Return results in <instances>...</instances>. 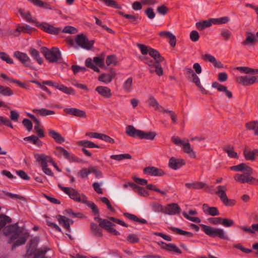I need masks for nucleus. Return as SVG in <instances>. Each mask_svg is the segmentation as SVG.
<instances>
[{
    "mask_svg": "<svg viewBox=\"0 0 258 258\" xmlns=\"http://www.w3.org/2000/svg\"><path fill=\"white\" fill-rule=\"evenodd\" d=\"M78 144L79 146H81L83 147L84 148H99V146L98 145L95 144L94 143H93V142H92L91 141H85V140L81 141H79L78 143Z\"/></svg>",
    "mask_w": 258,
    "mask_h": 258,
    "instance_id": "a18cd8bd",
    "label": "nucleus"
},
{
    "mask_svg": "<svg viewBox=\"0 0 258 258\" xmlns=\"http://www.w3.org/2000/svg\"><path fill=\"white\" fill-rule=\"evenodd\" d=\"M238 80L239 81V83L241 84L243 86H249L258 82V76H241L238 78Z\"/></svg>",
    "mask_w": 258,
    "mask_h": 258,
    "instance_id": "f8f14e48",
    "label": "nucleus"
},
{
    "mask_svg": "<svg viewBox=\"0 0 258 258\" xmlns=\"http://www.w3.org/2000/svg\"><path fill=\"white\" fill-rule=\"evenodd\" d=\"M200 226L206 234L211 237H217L221 239L229 240V237L225 233L223 229L220 228H214L213 227L205 224H201Z\"/></svg>",
    "mask_w": 258,
    "mask_h": 258,
    "instance_id": "f03ea898",
    "label": "nucleus"
},
{
    "mask_svg": "<svg viewBox=\"0 0 258 258\" xmlns=\"http://www.w3.org/2000/svg\"><path fill=\"white\" fill-rule=\"evenodd\" d=\"M35 157L36 158V160L38 162H40V164L43 163V160H45V163L47 164V163H51L53 165V163L55 162L53 160L48 156H46L44 154H36Z\"/></svg>",
    "mask_w": 258,
    "mask_h": 258,
    "instance_id": "f704fd0d",
    "label": "nucleus"
},
{
    "mask_svg": "<svg viewBox=\"0 0 258 258\" xmlns=\"http://www.w3.org/2000/svg\"><path fill=\"white\" fill-rule=\"evenodd\" d=\"M56 89L68 95H74L75 93V90L72 88L67 87L62 84H58L56 86Z\"/></svg>",
    "mask_w": 258,
    "mask_h": 258,
    "instance_id": "a19ab883",
    "label": "nucleus"
},
{
    "mask_svg": "<svg viewBox=\"0 0 258 258\" xmlns=\"http://www.w3.org/2000/svg\"><path fill=\"white\" fill-rule=\"evenodd\" d=\"M42 160H43V163L40 164V165L42 167V169L43 171L44 172V173L45 174H46L48 176H50L52 177L53 176V175H54L53 173L49 168H48V165L45 163V160L43 159H42Z\"/></svg>",
    "mask_w": 258,
    "mask_h": 258,
    "instance_id": "5fc2aeb1",
    "label": "nucleus"
},
{
    "mask_svg": "<svg viewBox=\"0 0 258 258\" xmlns=\"http://www.w3.org/2000/svg\"><path fill=\"white\" fill-rule=\"evenodd\" d=\"M58 187L69 197L74 201L83 203L85 202V199H87L86 197L84 195H80L79 192L73 188L63 187L60 184H58Z\"/></svg>",
    "mask_w": 258,
    "mask_h": 258,
    "instance_id": "39448f33",
    "label": "nucleus"
},
{
    "mask_svg": "<svg viewBox=\"0 0 258 258\" xmlns=\"http://www.w3.org/2000/svg\"><path fill=\"white\" fill-rule=\"evenodd\" d=\"M95 91L104 98H109L112 96L111 90L107 87L98 86L96 88Z\"/></svg>",
    "mask_w": 258,
    "mask_h": 258,
    "instance_id": "b1692460",
    "label": "nucleus"
},
{
    "mask_svg": "<svg viewBox=\"0 0 258 258\" xmlns=\"http://www.w3.org/2000/svg\"><path fill=\"white\" fill-rule=\"evenodd\" d=\"M185 186L189 189H200L204 187L208 188L206 184L202 182L196 181L192 183H186L185 184Z\"/></svg>",
    "mask_w": 258,
    "mask_h": 258,
    "instance_id": "bb28decb",
    "label": "nucleus"
},
{
    "mask_svg": "<svg viewBox=\"0 0 258 258\" xmlns=\"http://www.w3.org/2000/svg\"><path fill=\"white\" fill-rule=\"evenodd\" d=\"M245 126L247 130H254V133L258 136V121H254L247 122L245 124Z\"/></svg>",
    "mask_w": 258,
    "mask_h": 258,
    "instance_id": "49530a36",
    "label": "nucleus"
},
{
    "mask_svg": "<svg viewBox=\"0 0 258 258\" xmlns=\"http://www.w3.org/2000/svg\"><path fill=\"white\" fill-rule=\"evenodd\" d=\"M139 58L141 60L143 61L144 63L149 65L151 67H153L155 64L159 62V61L153 60L150 58L145 56H141L139 57Z\"/></svg>",
    "mask_w": 258,
    "mask_h": 258,
    "instance_id": "8fccbe9b",
    "label": "nucleus"
},
{
    "mask_svg": "<svg viewBox=\"0 0 258 258\" xmlns=\"http://www.w3.org/2000/svg\"><path fill=\"white\" fill-rule=\"evenodd\" d=\"M56 218L61 225H62L68 232H71L70 224L73 223V221L68 218L58 215Z\"/></svg>",
    "mask_w": 258,
    "mask_h": 258,
    "instance_id": "6ab92c4d",
    "label": "nucleus"
},
{
    "mask_svg": "<svg viewBox=\"0 0 258 258\" xmlns=\"http://www.w3.org/2000/svg\"><path fill=\"white\" fill-rule=\"evenodd\" d=\"M85 65L87 68L92 69L96 72H99L100 71L98 68L94 64L91 58H88L86 60Z\"/></svg>",
    "mask_w": 258,
    "mask_h": 258,
    "instance_id": "6e6d98bb",
    "label": "nucleus"
},
{
    "mask_svg": "<svg viewBox=\"0 0 258 258\" xmlns=\"http://www.w3.org/2000/svg\"><path fill=\"white\" fill-rule=\"evenodd\" d=\"M35 30V29L30 27L28 25L21 26L18 25L17 29L11 34L15 37L18 36L21 32L30 34L31 31Z\"/></svg>",
    "mask_w": 258,
    "mask_h": 258,
    "instance_id": "2eb2a0df",
    "label": "nucleus"
},
{
    "mask_svg": "<svg viewBox=\"0 0 258 258\" xmlns=\"http://www.w3.org/2000/svg\"><path fill=\"white\" fill-rule=\"evenodd\" d=\"M123 216L129 220L141 223V224H147L148 222L146 220L143 218H139L136 215L130 214L129 213H124Z\"/></svg>",
    "mask_w": 258,
    "mask_h": 258,
    "instance_id": "473e14b6",
    "label": "nucleus"
},
{
    "mask_svg": "<svg viewBox=\"0 0 258 258\" xmlns=\"http://www.w3.org/2000/svg\"><path fill=\"white\" fill-rule=\"evenodd\" d=\"M217 191L215 192L222 202L223 204L227 207H231L236 204V201L234 199H229L228 198L226 191L227 188L224 185H219L217 187Z\"/></svg>",
    "mask_w": 258,
    "mask_h": 258,
    "instance_id": "423d86ee",
    "label": "nucleus"
},
{
    "mask_svg": "<svg viewBox=\"0 0 258 258\" xmlns=\"http://www.w3.org/2000/svg\"><path fill=\"white\" fill-rule=\"evenodd\" d=\"M48 134L56 143L58 144L62 143L65 141L64 138L54 130L51 129L49 130Z\"/></svg>",
    "mask_w": 258,
    "mask_h": 258,
    "instance_id": "cd10ccee",
    "label": "nucleus"
},
{
    "mask_svg": "<svg viewBox=\"0 0 258 258\" xmlns=\"http://www.w3.org/2000/svg\"><path fill=\"white\" fill-rule=\"evenodd\" d=\"M238 227H239V228H240L241 230H242L243 231H244L245 232H248V233H252V234L254 233V231H258V223L256 224H252L251 225L252 229L249 227H247L243 226H238Z\"/></svg>",
    "mask_w": 258,
    "mask_h": 258,
    "instance_id": "864d4df0",
    "label": "nucleus"
},
{
    "mask_svg": "<svg viewBox=\"0 0 258 258\" xmlns=\"http://www.w3.org/2000/svg\"><path fill=\"white\" fill-rule=\"evenodd\" d=\"M19 12L20 13L22 17L28 22L35 23L36 22V20H34L32 18L30 12H24V11L20 9Z\"/></svg>",
    "mask_w": 258,
    "mask_h": 258,
    "instance_id": "79ce46f5",
    "label": "nucleus"
},
{
    "mask_svg": "<svg viewBox=\"0 0 258 258\" xmlns=\"http://www.w3.org/2000/svg\"><path fill=\"white\" fill-rule=\"evenodd\" d=\"M212 87L213 88L217 89V90L219 92H224L225 94V95L229 99H231L233 97V95H232V92L228 90L227 89V88L226 86L219 83L218 82H213L212 84Z\"/></svg>",
    "mask_w": 258,
    "mask_h": 258,
    "instance_id": "aec40b11",
    "label": "nucleus"
},
{
    "mask_svg": "<svg viewBox=\"0 0 258 258\" xmlns=\"http://www.w3.org/2000/svg\"><path fill=\"white\" fill-rule=\"evenodd\" d=\"M29 236L28 233H24L21 235L18 240L13 244L12 247V250H13L17 246H20L25 243Z\"/></svg>",
    "mask_w": 258,
    "mask_h": 258,
    "instance_id": "7c9ffc66",
    "label": "nucleus"
},
{
    "mask_svg": "<svg viewBox=\"0 0 258 258\" xmlns=\"http://www.w3.org/2000/svg\"><path fill=\"white\" fill-rule=\"evenodd\" d=\"M230 169L235 171H243L244 173H252L253 169L247 165L245 163H242L237 165L230 167Z\"/></svg>",
    "mask_w": 258,
    "mask_h": 258,
    "instance_id": "4be33fe9",
    "label": "nucleus"
},
{
    "mask_svg": "<svg viewBox=\"0 0 258 258\" xmlns=\"http://www.w3.org/2000/svg\"><path fill=\"white\" fill-rule=\"evenodd\" d=\"M135 192L141 196L147 197L149 196V192L145 189L144 187L138 186V187L136 188Z\"/></svg>",
    "mask_w": 258,
    "mask_h": 258,
    "instance_id": "052dcab7",
    "label": "nucleus"
},
{
    "mask_svg": "<svg viewBox=\"0 0 258 258\" xmlns=\"http://www.w3.org/2000/svg\"><path fill=\"white\" fill-rule=\"evenodd\" d=\"M0 231L3 228L5 227L7 223H10L12 222L11 218L4 214L0 215Z\"/></svg>",
    "mask_w": 258,
    "mask_h": 258,
    "instance_id": "37998d69",
    "label": "nucleus"
},
{
    "mask_svg": "<svg viewBox=\"0 0 258 258\" xmlns=\"http://www.w3.org/2000/svg\"><path fill=\"white\" fill-rule=\"evenodd\" d=\"M32 112L37 115H39L41 116L54 115L55 114V112L53 110H48L44 108H42L39 109H34L32 110Z\"/></svg>",
    "mask_w": 258,
    "mask_h": 258,
    "instance_id": "c756f323",
    "label": "nucleus"
},
{
    "mask_svg": "<svg viewBox=\"0 0 258 258\" xmlns=\"http://www.w3.org/2000/svg\"><path fill=\"white\" fill-rule=\"evenodd\" d=\"M133 82V78H128L123 84V88L126 92H129L132 89V85Z\"/></svg>",
    "mask_w": 258,
    "mask_h": 258,
    "instance_id": "bf43d9fd",
    "label": "nucleus"
},
{
    "mask_svg": "<svg viewBox=\"0 0 258 258\" xmlns=\"http://www.w3.org/2000/svg\"><path fill=\"white\" fill-rule=\"evenodd\" d=\"M13 56L17 58L24 66L31 69L33 68L31 66V60L26 53L16 51L14 53Z\"/></svg>",
    "mask_w": 258,
    "mask_h": 258,
    "instance_id": "9d476101",
    "label": "nucleus"
},
{
    "mask_svg": "<svg viewBox=\"0 0 258 258\" xmlns=\"http://www.w3.org/2000/svg\"><path fill=\"white\" fill-rule=\"evenodd\" d=\"M144 172L149 175L155 176H162L165 174L164 171L155 167H147L144 169Z\"/></svg>",
    "mask_w": 258,
    "mask_h": 258,
    "instance_id": "dca6fc26",
    "label": "nucleus"
},
{
    "mask_svg": "<svg viewBox=\"0 0 258 258\" xmlns=\"http://www.w3.org/2000/svg\"><path fill=\"white\" fill-rule=\"evenodd\" d=\"M243 154L246 160L253 161L255 160L256 156H258V149L250 151L245 148L243 149Z\"/></svg>",
    "mask_w": 258,
    "mask_h": 258,
    "instance_id": "5701e85b",
    "label": "nucleus"
},
{
    "mask_svg": "<svg viewBox=\"0 0 258 258\" xmlns=\"http://www.w3.org/2000/svg\"><path fill=\"white\" fill-rule=\"evenodd\" d=\"M224 151L226 152L229 157L235 159L238 158L236 152L234 151V148L232 146H228L227 148H224Z\"/></svg>",
    "mask_w": 258,
    "mask_h": 258,
    "instance_id": "603ef678",
    "label": "nucleus"
},
{
    "mask_svg": "<svg viewBox=\"0 0 258 258\" xmlns=\"http://www.w3.org/2000/svg\"><path fill=\"white\" fill-rule=\"evenodd\" d=\"M169 229L171 230L172 231L176 233L179 235H185L188 237H192L194 236V234L191 232H188L186 231L183 230L178 228H176L174 227H170Z\"/></svg>",
    "mask_w": 258,
    "mask_h": 258,
    "instance_id": "c9c22d12",
    "label": "nucleus"
},
{
    "mask_svg": "<svg viewBox=\"0 0 258 258\" xmlns=\"http://www.w3.org/2000/svg\"><path fill=\"white\" fill-rule=\"evenodd\" d=\"M183 151L184 152L188 154V155L192 158H196V155L194 150L191 148L190 144L187 142L182 145Z\"/></svg>",
    "mask_w": 258,
    "mask_h": 258,
    "instance_id": "58836bf2",
    "label": "nucleus"
},
{
    "mask_svg": "<svg viewBox=\"0 0 258 258\" xmlns=\"http://www.w3.org/2000/svg\"><path fill=\"white\" fill-rule=\"evenodd\" d=\"M211 24L221 25L227 23L230 19L228 17H223L219 18H211Z\"/></svg>",
    "mask_w": 258,
    "mask_h": 258,
    "instance_id": "e433bc0d",
    "label": "nucleus"
},
{
    "mask_svg": "<svg viewBox=\"0 0 258 258\" xmlns=\"http://www.w3.org/2000/svg\"><path fill=\"white\" fill-rule=\"evenodd\" d=\"M115 12L124 18L130 20V23L133 24H137L138 23V15L126 14L124 12L119 11H116Z\"/></svg>",
    "mask_w": 258,
    "mask_h": 258,
    "instance_id": "a878e982",
    "label": "nucleus"
},
{
    "mask_svg": "<svg viewBox=\"0 0 258 258\" xmlns=\"http://www.w3.org/2000/svg\"><path fill=\"white\" fill-rule=\"evenodd\" d=\"M152 207L154 212L164 213V208L162 205L157 203H155L152 204Z\"/></svg>",
    "mask_w": 258,
    "mask_h": 258,
    "instance_id": "680f3d73",
    "label": "nucleus"
},
{
    "mask_svg": "<svg viewBox=\"0 0 258 258\" xmlns=\"http://www.w3.org/2000/svg\"><path fill=\"white\" fill-rule=\"evenodd\" d=\"M126 240L132 244L137 243L140 241L139 238L135 234H129L126 238Z\"/></svg>",
    "mask_w": 258,
    "mask_h": 258,
    "instance_id": "0e129e2a",
    "label": "nucleus"
},
{
    "mask_svg": "<svg viewBox=\"0 0 258 258\" xmlns=\"http://www.w3.org/2000/svg\"><path fill=\"white\" fill-rule=\"evenodd\" d=\"M3 233L5 236L11 234L8 241L9 243H11L19 237L22 233V231L19 228L18 223H16L6 226L3 230Z\"/></svg>",
    "mask_w": 258,
    "mask_h": 258,
    "instance_id": "7ed1b4c3",
    "label": "nucleus"
},
{
    "mask_svg": "<svg viewBox=\"0 0 258 258\" xmlns=\"http://www.w3.org/2000/svg\"><path fill=\"white\" fill-rule=\"evenodd\" d=\"M149 54L154 60L159 61V62H161L165 59L161 55L158 50L151 47H150Z\"/></svg>",
    "mask_w": 258,
    "mask_h": 258,
    "instance_id": "2f4dec72",
    "label": "nucleus"
},
{
    "mask_svg": "<svg viewBox=\"0 0 258 258\" xmlns=\"http://www.w3.org/2000/svg\"><path fill=\"white\" fill-rule=\"evenodd\" d=\"M142 131L136 129L133 125H128L126 127L125 133L130 137L140 139Z\"/></svg>",
    "mask_w": 258,
    "mask_h": 258,
    "instance_id": "412c9836",
    "label": "nucleus"
},
{
    "mask_svg": "<svg viewBox=\"0 0 258 258\" xmlns=\"http://www.w3.org/2000/svg\"><path fill=\"white\" fill-rule=\"evenodd\" d=\"M64 112L69 115H72L79 117L86 118L87 117L86 112L82 110L76 108H66Z\"/></svg>",
    "mask_w": 258,
    "mask_h": 258,
    "instance_id": "a211bd4d",
    "label": "nucleus"
},
{
    "mask_svg": "<svg viewBox=\"0 0 258 258\" xmlns=\"http://www.w3.org/2000/svg\"><path fill=\"white\" fill-rule=\"evenodd\" d=\"M0 125H5L13 128V125L10 119L4 116H0Z\"/></svg>",
    "mask_w": 258,
    "mask_h": 258,
    "instance_id": "e2e57ef3",
    "label": "nucleus"
},
{
    "mask_svg": "<svg viewBox=\"0 0 258 258\" xmlns=\"http://www.w3.org/2000/svg\"><path fill=\"white\" fill-rule=\"evenodd\" d=\"M156 10L158 13L162 15H166L169 12V9L164 5L158 7Z\"/></svg>",
    "mask_w": 258,
    "mask_h": 258,
    "instance_id": "774afa93",
    "label": "nucleus"
},
{
    "mask_svg": "<svg viewBox=\"0 0 258 258\" xmlns=\"http://www.w3.org/2000/svg\"><path fill=\"white\" fill-rule=\"evenodd\" d=\"M161 37H165L169 39V44L172 47H174L176 43V38L171 32L168 31H161L159 33Z\"/></svg>",
    "mask_w": 258,
    "mask_h": 258,
    "instance_id": "393cba45",
    "label": "nucleus"
},
{
    "mask_svg": "<svg viewBox=\"0 0 258 258\" xmlns=\"http://www.w3.org/2000/svg\"><path fill=\"white\" fill-rule=\"evenodd\" d=\"M83 203L86 204L92 210L93 213L95 215H97V217H99V209L97 206L93 202L87 201L85 199V202Z\"/></svg>",
    "mask_w": 258,
    "mask_h": 258,
    "instance_id": "09e8293b",
    "label": "nucleus"
},
{
    "mask_svg": "<svg viewBox=\"0 0 258 258\" xmlns=\"http://www.w3.org/2000/svg\"><path fill=\"white\" fill-rule=\"evenodd\" d=\"M185 164L186 163L184 159H177L174 157H172L169 159L168 166L173 170H177L185 165Z\"/></svg>",
    "mask_w": 258,
    "mask_h": 258,
    "instance_id": "4468645a",
    "label": "nucleus"
},
{
    "mask_svg": "<svg viewBox=\"0 0 258 258\" xmlns=\"http://www.w3.org/2000/svg\"><path fill=\"white\" fill-rule=\"evenodd\" d=\"M256 41V39L255 36L251 33H248V35L246 39L242 42V44L245 45L250 44L251 45H253L254 42Z\"/></svg>",
    "mask_w": 258,
    "mask_h": 258,
    "instance_id": "de8ad7c7",
    "label": "nucleus"
},
{
    "mask_svg": "<svg viewBox=\"0 0 258 258\" xmlns=\"http://www.w3.org/2000/svg\"><path fill=\"white\" fill-rule=\"evenodd\" d=\"M187 79L189 81L195 83L197 86H199L201 84L200 79L196 73H193L192 76H188Z\"/></svg>",
    "mask_w": 258,
    "mask_h": 258,
    "instance_id": "4d7b16f0",
    "label": "nucleus"
},
{
    "mask_svg": "<svg viewBox=\"0 0 258 258\" xmlns=\"http://www.w3.org/2000/svg\"><path fill=\"white\" fill-rule=\"evenodd\" d=\"M158 244L160 245L161 248L163 249L166 250L168 251L175 252L178 254L182 253L181 250L178 248L176 245L172 243H166L163 241H159Z\"/></svg>",
    "mask_w": 258,
    "mask_h": 258,
    "instance_id": "f3484780",
    "label": "nucleus"
},
{
    "mask_svg": "<svg viewBox=\"0 0 258 258\" xmlns=\"http://www.w3.org/2000/svg\"><path fill=\"white\" fill-rule=\"evenodd\" d=\"M94 220L99 224L101 228L110 233L113 232V223L106 219H102L99 217H95Z\"/></svg>",
    "mask_w": 258,
    "mask_h": 258,
    "instance_id": "9b49d317",
    "label": "nucleus"
},
{
    "mask_svg": "<svg viewBox=\"0 0 258 258\" xmlns=\"http://www.w3.org/2000/svg\"><path fill=\"white\" fill-rule=\"evenodd\" d=\"M35 6L45 9L53 10V8L49 3L43 2L40 0H28Z\"/></svg>",
    "mask_w": 258,
    "mask_h": 258,
    "instance_id": "72a5a7b5",
    "label": "nucleus"
},
{
    "mask_svg": "<svg viewBox=\"0 0 258 258\" xmlns=\"http://www.w3.org/2000/svg\"><path fill=\"white\" fill-rule=\"evenodd\" d=\"M212 25L210 19L208 20H204L203 21L196 23V26L199 30H203L206 28L209 27Z\"/></svg>",
    "mask_w": 258,
    "mask_h": 258,
    "instance_id": "ea45409f",
    "label": "nucleus"
},
{
    "mask_svg": "<svg viewBox=\"0 0 258 258\" xmlns=\"http://www.w3.org/2000/svg\"><path fill=\"white\" fill-rule=\"evenodd\" d=\"M75 41L79 46L86 50H90L94 43L93 40H89L87 37L83 34L77 35L75 38Z\"/></svg>",
    "mask_w": 258,
    "mask_h": 258,
    "instance_id": "6e6552de",
    "label": "nucleus"
},
{
    "mask_svg": "<svg viewBox=\"0 0 258 258\" xmlns=\"http://www.w3.org/2000/svg\"><path fill=\"white\" fill-rule=\"evenodd\" d=\"M0 58L3 60L6 61L7 63L13 64L14 63L13 60L4 52H0Z\"/></svg>",
    "mask_w": 258,
    "mask_h": 258,
    "instance_id": "69168bd1",
    "label": "nucleus"
},
{
    "mask_svg": "<svg viewBox=\"0 0 258 258\" xmlns=\"http://www.w3.org/2000/svg\"><path fill=\"white\" fill-rule=\"evenodd\" d=\"M0 94L5 96H10L13 95L14 93L9 87L0 85Z\"/></svg>",
    "mask_w": 258,
    "mask_h": 258,
    "instance_id": "3c124183",
    "label": "nucleus"
},
{
    "mask_svg": "<svg viewBox=\"0 0 258 258\" xmlns=\"http://www.w3.org/2000/svg\"><path fill=\"white\" fill-rule=\"evenodd\" d=\"M62 32L69 34H76L78 32V29L71 26H66L62 31Z\"/></svg>",
    "mask_w": 258,
    "mask_h": 258,
    "instance_id": "338daca9",
    "label": "nucleus"
},
{
    "mask_svg": "<svg viewBox=\"0 0 258 258\" xmlns=\"http://www.w3.org/2000/svg\"><path fill=\"white\" fill-rule=\"evenodd\" d=\"M41 52L45 57L50 62H57L61 58V53L57 47H53L49 49L46 47L41 48Z\"/></svg>",
    "mask_w": 258,
    "mask_h": 258,
    "instance_id": "20e7f679",
    "label": "nucleus"
},
{
    "mask_svg": "<svg viewBox=\"0 0 258 258\" xmlns=\"http://www.w3.org/2000/svg\"><path fill=\"white\" fill-rule=\"evenodd\" d=\"M101 228L96 223H91L90 224V229L91 233L97 237H100L102 236V231Z\"/></svg>",
    "mask_w": 258,
    "mask_h": 258,
    "instance_id": "c85d7f7f",
    "label": "nucleus"
},
{
    "mask_svg": "<svg viewBox=\"0 0 258 258\" xmlns=\"http://www.w3.org/2000/svg\"><path fill=\"white\" fill-rule=\"evenodd\" d=\"M133 180L136 182L138 184H140L142 185H146L147 189L151 190H153L156 191L162 195L166 196L167 193L169 192V190L167 189H165L164 190H161L159 188L156 187L155 185L152 184H147V180L144 178H139L136 176L133 177Z\"/></svg>",
    "mask_w": 258,
    "mask_h": 258,
    "instance_id": "0eeeda50",
    "label": "nucleus"
},
{
    "mask_svg": "<svg viewBox=\"0 0 258 258\" xmlns=\"http://www.w3.org/2000/svg\"><path fill=\"white\" fill-rule=\"evenodd\" d=\"M29 52L31 55L35 59L39 64L43 63V59L40 56L38 50L33 48H30Z\"/></svg>",
    "mask_w": 258,
    "mask_h": 258,
    "instance_id": "4c0bfd02",
    "label": "nucleus"
},
{
    "mask_svg": "<svg viewBox=\"0 0 258 258\" xmlns=\"http://www.w3.org/2000/svg\"><path fill=\"white\" fill-rule=\"evenodd\" d=\"M252 173H248L245 172L243 174H236L235 175L234 178V179L237 181L241 183H247L249 184H254V181H256V179L253 177L250 176Z\"/></svg>",
    "mask_w": 258,
    "mask_h": 258,
    "instance_id": "1a4fd4ad",
    "label": "nucleus"
},
{
    "mask_svg": "<svg viewBox=\"0 0 258 258\" xmlns=\"http://www.w3.org/2000/svg\"><path fill=\"white\" fill-rule=\"evenodd\" d=\"M38 242V237H34L31 239L28 245L27 246L26 256H31L33 255V258H46L45 254L48 249L46 248L37 249Z\"/></svg>",
    "mask_w": 258,
    "mask_h": 258,
    "instance_id": "f257e3e1",
    "label": "nucleus"
},
{
    "mask_svg": "<svg viewBox=\"0 0 258 258\" xmlns=\"http://www.w3.org/2000/svg\"><path fill=\"white\" fill-rule=\"evenodd\" d=\"M156 136L157 134L154 132H145L142 131L140 139L152 141L155 139Z\"/></svg>",
    "mask_w": 258,
    "mask_h": 258,
    "instance_id": "c03bdc74",
    "label": "nucleus"
},
{
    "mask_svg": "<svg viewBox=\"0 0 258 258\" xmlns=\"http://www.w3.org/2000/svg\"><path fill=\"white\" fill-rule=\"evenodd\" d=\"M180 207L176 203L169 204L164 207V213L165 214L174 215L180 213Z\"/></svg>",
    "mask_w": 258,
    "mask_h": 258,
    "instance_id": "ddd939ff",
    "label": "nucleus"
},
{
    "mask_svg": "<svg viewBox=\"0 0 258 258\" xmlns=\"http://www.w3.org/2000/svg\"><path fill=\"white\" fill-rule=\"evenodd\" d=\"M132 156L129 154H121L118 155H114V160L117 161H121L124 159H131Z\"/></svg>",
    "mask_w": 258,
    "mask_h": 258,
    "instance_id": "13d9d810",
    "label": "nucleus"
}]
</instances>
